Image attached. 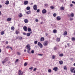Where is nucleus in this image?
<instances>
[{"label": "nucleus", "mask_w": 75, "mask_h": 75, "mask_svg": "<svg viewBox=\"0 0 75 75\" xmlns=\"http://www.w3.org/2000/svg\"><path fill=\"white\" fill-rule=\"evenodd\" d=\"M49 42L48 41H46L43 42V45L44 46H47L48 45Z\"/></svg>", "instance_id": "nucleus-1"}, {"label": "nucleus", "mask_w": 75, "mask_h": 75, "mask_svg": "<svg viewBox=\"0 0 75 75\" xmlns=\"http://www.w3.org/2000/svg\"><path fill=\"white\" fill-rule=\"evenodd\" d=\"M38 46H39L41 48H42V47H43L42 45L40 42H38Z\"/></svg>", "instance_id": "nucleus-2"}, {"label": "nucleus", "mask_w": 75, "mask_h": 75, "mask_svg": "<svg viewBox=\"0 0 75 75\" xmlns=\"http://www.w3.org/2000/svg\"><path fill=\"white\" fill-rule=\"evenodd\" d=\"M26 49L28 50H29V51H30L31 50V48H30V45L28 44L26 45Z\"/></svg>", "instance_id": "nucleus-3"}, {"label": "nucleus", "mask_w": 75, "mask_h": 75, "mask_svg": "<svg viewBox=\"0 0 75 75\" xmlns=\"http://www.w3.org/2000/svg\"><path fill=\"white\" fill-rule=\"evenodd\" d=\"M22 71L21 70H20L18 72V74L19 75H23L24 74V72H22Z\"/></svg>", "instance_id": "nucleus-4"}, {"label": "nucleus", "mask_w": 75, "mask_h": 75, "mask_svg": "<svg viewBox=\"0 0 75 75\" xmlns=\"http://www.w3.org/2000/svg\"><path fill=\"white\" fill-rule=\"evenodd\" d=\"M33 9L34 10H37V6L36 4L33 6Z\"/></svg>", "instance_id": "nucleus-5"}, {"label": "nucleus", "mask_w": 75, "mask_h": 75, "mask_svg": "<svg viewBox=\"0 0 75 75\" xmlns=\"http://www.w3.org/2000/svg\"><path fill=\"white\" fill-rule=\"evenodd\" d=\"M8 59H7V58L6 57L5 59L3 61H2V64H5L6 63V62L7 61Z\"/></svg>", "instance_id": "nucleus-6"}, {"label": "nucleus", "mask_w": 75, "mask_h": 75, "mask_svg": "<svg viewBox=\"0 0 75 75\" xmlns=\"http://www.w3.org/2000/svg\"><path fill=\"white\" fill-rule=\"evenodd\" d=\"M42 13L43 14H45L47 13V10L45 9H43L42 11Z\"/></svg>", "instance_id": "nucleus-7"}, {"label": "nucleus", "mask_w": 75, "mask_h": 75, "mask_svg": "<svg viewBox=\"0 0 75 75\" xmlns=\"http://www.w3.org/2000/svg\"><path fill=\"white\" fill-rule=\"evenodd\" d=\"M53 70H54V71L55 72H57V70H58V68L57 67H55L53 68Z\"/></svg>", "instance_id": "nucleus-8"}, {"label": "nucleus", "mask_w": 75, "mask_h": 75, "mask_svg": "<svg viewBox=\"0 0 75 75\" xmlns=\"http://www.w3.org/2000/svg\"><path fill=\"white\" fill-rule=\"evenodd\" d=\"M23 28L25 31H27V27L24 26L23 27Z\"/></svg>", "instance_id": "nucleus-9"}, {"label": "nucleus", "mask_w": 75, "mask_h": 75, "mask_svg": "<svg viewBox=\"0 0 75 75\" xmlns=\"http://www.w3.org/2000/svg\"><path fill=\"white\" fill-rule=\"evenodd\" d=\"M69 16H70L71 17H74V13H72L70 15H69Z\"/></svg>", "instance_id": "nucleus-10"}, {"label": "nucleus", "mask_w": 75, "mask_h": 75, "mask_svg": "<svg viewBox=\"0 0 75 75\" xmlns=\"http://www.w3.org/2000/svg\"><path fill=\"white\" fill-rule=\"evenodd\" d=\"M24 22H25V23H28V20L27 19H25Z\"/></svg>", "instance_id": "nucleus-11"}, {"label": "nucleus", "mask_w": 75, "mask_h": 75, "mask_svg": "<svg viewBox=\"0 0 75 75\" xmlns=\"http://www.w3.org/2000/svg\"><path fill=\"white\" fill-rule=\"evenodd\" d=\"M40 41H44V38L42 37L40 39Z\"/></svg>", "instance_id": "nucleus-12"}, {"label": "nucleus", "mask_w": 75, "mask_h": 75, "mask_svg": "<svg viewBox=\"0 0 75 75\" xmlns=\"http://www.w3.org/2000/svg\"><path fill=\"white\" fill-rule=\"evenodd\" d=\"M5 4H6V5H8V4H9V1L8 0L6 1Z\"/></svg>", "instance_id": "nucleus-13"}, {"label": "nucleus", "mask_w": 75, "mask_h": 75, "mask_svg": "<svg viewBox=\"0 0 75 75\" xmlns=\"http://www.w3.org/2000/svg\"><path fill=\"white\" fill-rule=\"evenodd\" d=\"M18 17L20 18L22 17H23V14H22L21 13H19L18 15Z\"/></svg>", "instance_id": "nucleus-14"}, {"label": "nucleus", "mask_w": 75, "mask_h": 75, "mask_svg": "<svg viewBox=\"0 0 75 75\" xmlns=\"http://www.w3.org/2000/svg\"><path fill=\"white\" fill-rule=\"evenodd\" d=\"M61 41V39L59 38H57V39L56 41H57V42H59Z\"/></svg>", "instance_id": "nucleus-15"}, {"label": "nucleus", "mask_w": 75, "mask_h": 75, "mask_svg": "<svg viewBox=\"0 0 75 75\" xmlns=\"http://www.w3.org/2000/svg\"><path fill=\"white\" fill-rule=\"evenodd\" d=\"M75 68H74L72 69H70L71 72H73V71H74L75 70Z\"/></svg>", "instance_id": "nucleus-16"}, {"label": "nucleus", "mask_w": 75, "mask_h": 75, "mask_svg": "<svg viewBox=\"0 0 75 75\" xmlns=\"http://www.w3.org/2000/svg\"><path fill=\"white\" fill-rule=\"evenodd\" d=\"M11 20V18H9L7 19V21H10Z\"/></svg>", "instance_id": "nucleus-17"}, {"label": "nucleus", "mask_w": 75, "mask_h": 75, "mask_svg": "<svg viewBox=\"0 0 75 75\" xmlns=\"http://www.w3.org/2000/svg\"><path fill=\"white\" fill-rule=\"evenodd\" d=\"M57 20H61V17L60 16H58L57 17Z\"/></svg>", "instance_id": "nucleus-18"}, {"label": "nucleus", "mask_w": 75, "mask_h": 75, "mask_svg": "<svg viewBox=\"0 0 75 75\" xmlns=\"http://www.w3.org/2000/svg\"><path fill=\"white\" fill-rule=\"evenodd\" d=\"M28 3V1H25L24 2V4H25V5H27V4Z\"/></svg>", "instance_id": "nucleus-19"}, {"label": "nucleus", "mask_w": 75, "mask_h": 75, "mask_svg": "<svg viewBox=\"0 0 75 75\" xmlns=\"http://www.w3.org/2000/svg\"><path fill=\"white\" fill-rule=\"evenodd\" d=\"M28 30L29 32H30V31H31V29L30 28L28 27Z\"/></svg>", "instance_id": "nucleus-20"}, {"label": "nucleus", "mask_w": 75, "mask_h": 75, "mask_svg": "<svg viewBox=\"0 0 75 75\" xmlns=\"http://www.w3.org/2000/svg\"><path fill=\"white\" fill-rule=\"evenodd\" d=\"M60 10H64V7L63 6H61L60 7Z\"/></svg>", "instance_id": "nucleus-21"}, {"label": "nucleus", "mask_w": 75, "mask_h": 75, "mask_svg": "<svg viewBox=\"0 0 75 75\" xmlns=\"http://www.w3.org/2000/svg\"><path fill=\"white\" fill-rule=\"evenodd\" d=\"M53 32L54 33H57V30L54 29L53 30Z\"/></svg>", "instance_id": "nucleus-22"}, {"label": "nucleus", "mask_w": 75, "mask_h": 75, "mask_svg": "<svg viewBox=\"0 0 75 75\" xmlns=\"http://www.w3.org/2000/svg\"><path fill=\"white\" fill-rule=\"evenodd\" d=\"M59 64H60V65H62L63 64V62L62 61H59Z\"/></svg>", "instance_id": "nucleus-23"}, {"label": "nucleus", "mask_w": 75, "mask_h": 75, "mask_svg": "<svg viewBox=\"0 0 75 75\" xmlns=\"http://www.w3.org/2000/svg\"><path fill=\"white\" fill-rule=\"evenodd\" d=\"M67 35V32L66 31H65L64 33V35Z\"/></svg>", "instance_id": "nucleus-24"}, {"label": "nucleus", "mask_w": 75, "mask_h": 75, "mask_svg": "<svg viewBox=\"0 0 75 75\" xmlns=\"http://www.w3.org/2000/svg\"><path fill=\"white\" fill-rule=\"evenodd\" d=\"M26 9L27 10H30V7L29 6H28L26 8Z\"/></svg>", "instance_id": "nucleus-25"}, {"label": "nucleus", "mask_w": 75, "mask_h": 75, "mask_svg": "<svg viewBox=\"0 0 75 75\" xmlns=\"http://www.w3.org/2000/svg\"><path fill=\"white\" fill-rule=\"evenodd\" d=\"M26 35L28 37H30V33H27V34H26Z\"/></svg>", "instance_id": "nucleus-26"}, {"label": "nucleus", "mask_w": 75, "mask_h": 75, "mask_svg": "<svg viewBox=\"0 0 75 75\" xmlns=\"http://www.w3.org/2000/svg\"><path fill=\"white\" fill-rule=\"evenodd\" d=\"M37 42H38V41H35L34 42V44H37Z\"/></svg>", "instance_id": "nucleus-27"}, {"label": "nucleus", "mask_w": 75, "mask_h": 75, "mask_svg": "<svg viewBox=\"0 0 75 75\" xmlns=\"http://www.w3.org/2000/svg\"><path fill=\"white\" fill-rule=\"evenodd\" d=\"M53 17H56L57 16V14L54 13L53 14Z\"/></svg>", "instance_id": "nucleus-28"}, {"label": "nucleus", "mask_w": 75, "mask_h": 75, "mask_svg": "<svg viewBox=\"0 0 75 75\" xmlns=\"http://www.w3.org/2000/svg\"><path fill=\"white\" fill-rule=\"evenodd\" d=\"M11 30H14V26H12L11 28Z\"/></svg>", "instance_id": "nucleus-29"}, {"label": "nucleus", "mask_w": 75, "mask_h": 75, "mask_svg": "<svg viewBox=\"0 0 75 75\" xmlns=\"http://www.w3.org/2000/svg\"><path fill=\"white\" fill-rule=\"evenodd\" d=\"M59 56L60 57H63V56H64V54H60L59 55Z\"/></svg>", "instance_id": "nucleus-30"}, {"label": "nucleus", "mask_w": 75, "mask_h": 75, "mask_svg": "<svg viewBox=\"0 0 75 75\" xmlns=\"http://www.w3.org/2000/svg\"><path fill=\"white\" fill-rule=\"evenodd\" d=\"M16 33L17 35H18V33H19V32L16 31Z\"/></svg>", "instance_id": "nucleus-31"}, {"label": "nucleus", "mask_w": 75, "mask_h": 75, "mask_svg": "<svg viewBox=\"0 0 75 75\" xmlns=\"http://www.w3.org/2000/svg\"><path fill=\"white\" fill-rule=\"evenodd\" d=\"M4 33V31L1 32V35H3Z\"/></svg>", "instance_id": "nucleus-32"}, {"label": "nucleus", "mask_w": 75, "mask_h": 75, "mask_svg": "<svg viewBox=\"0 0 75 75\" xmlns=\"http://www.w3.org/2000/svg\"><path fill=\"white\" fill-rule=\"evenodd\" d=\"M50 8H51V9H54V7L52 6H50Z\"/></svg>", "instance_id": "nucleus-33"}, {"label": "nucleus", "mask_w": 75, "mask_h": 75, "mask_svg": "<svg viewBox=\"0 0 75 75\" xmlns=\"http://www.w3.org/2000/svg\"><path fill=\"white\" fill-rule=\"evenodd\" d=\"M33 69V67H30V68H29V69H31V70H32Z\"/></svg>", "instance_id": "nucleus-34"}, {"label": "nucleus", "mask_w": 75, "mask_h": 75, "mask_svg": "<svg viewBox=\"0 0 75 75\" xmlns=\"http://www.w3.org/2000/svg\"><path fill=\"white\" fill-rule=\"evenodd\" d=\"M55 57L54 55L52 56V59H55Z\"/></svg>", "instance_id": "nucleus-35"}, {"label": "nucleus", "mask_w": 75, "mask_h": 75, "mask_svg": "<svg viewBox=\"0 0 75 75\" xmlns=\"http://www.w3.org/2000/svg\"><path fill=\"white\" fill-rule=\"evenodd\" d=\"M17 54L18 55H21V53H20L19 52H17Z\"/></svg>", "instance_id": "nucleus-36"}, {"label": "nucleus", "mask_w": 75, "mask_h": 75, "mask_svg": "<svg viewBox=\"0 0 75 75\" xmlns=\"http://www.w3.org/2000/svg\"><path fill=\"white\" fill-rule=\"evenodd\" d=\"M27 64L26 62L24 64V66L25 67V66H27Z\"/></svg>", "instance_id": "nucleus-37"}, {"label": "nucleus", "mask_w": 75, "mask_h": 75, "mask_svg": "<svg viewBox=\"0 0 75 75\" xmlns=\"http://www.w3.org/2000/svg\"><path fill=\"white\" fill-rule=\"evenodd\" d=\"M29 50H28V53H29V54H31V52H30V51H29Z\"/></svg>", "instance_id": "nucleus-38"}, {"label": "nucleus", "mask_w": 75, "mask_h": 75, "mask_svg": "<svg viewBox=\"0 0 75 75\" xmlns=\"http://www.w3.org/2000/svg\"><path fill=\"white\" fill-rule=\"evenodd\" d=\"M31 53H32V54H34V51L33 50L31 51Z\"/></svg>", "instance_id": "nucleus-39"}, {"label": "nucleus", "mask_w": 75, "mask_h": 75, "mask_svg": "<svg viewBox=\"0 0 75 75\" xmlns=\"http://www.w3.org/2000/svg\"><path fill=\"white\" fill-rule=\"evenodd\" d=\"M40 9H38L37 11V13H39V12H40Z\"/></svg>", "instance_id": "nucleus-40"}, {"label": "nucleus", "mask_w": 75, "mask_h": 75, "mask_svg": "<svg viewBox=\"0 0 75 75\" xmlns=\"http://www.w3.org/2000/svg\"><path fill=\"white\" fill-rule=\"evenodd\" d=\"M19 40H22V38H23L21 37H19Z\"/></svg>", "instance_id": "nucleus-41"}, {"label": "nucleus", "mask_w": 75, "mask_h": 75, "mask_svg": "<svg viewBox=\"0 0 75 75\" xmlns=\"http://www.w3.org/2000/svg\"><path fill=\"white\" fill-rule=\"evenodd\" d=\"M75 38H72V41H75Z\"/></svg>", "instance_id": "nucleus-42"}, {"label": "nucleus", "mask_w": 75, "mask_h": 75, "mask_svg": "<svg viewBox=\"0 0 75 75\" xmlns=\"http://www.w3.org/2000/svg\"><path fill=\"white\" fill-rule=\"evenodd\" d=\"M48 71L49 72H51V70L50 69H49L48 70Z\"/></svg>", "instance_id": "nucleus-43"}, {"label": "nucleus", "mask_w": 75, "mask_h": 75, "mask_svg": "<svg viewBox=\"0 0 75 75\" xmlns=\"http://www.w3.org/2000/svg\"><path fill=\"white\" fill-rule=\"evenodd\" d=\"M38 55H39L40 56H42L43 54H39Z\"/></svg>", "instance_id": "nucleus-44"}, {"label": "nucleus", "mask_w": 75, "mask_h": 75, "mask_svg": "<svg viewBox=\"0 0 75 75\" xmlns=\"http://www.w3.org/2000/svg\"><path fill=\"white\" fill-rule=\"evenodd\" d=\"M26 14H30V12L29 13L28 12H26Z\"/></svg>", "instance_id": "nucleus-45"}, {"label": "nucleus", "mask_w": 75, "mask_h": 75, "mask_svg": "<svg viewBox=\"0 0 75 75\" xmlns=\"http://www.w3.org/2000/svg\"><path fill=\"white\" fill-rule=\"evenodd\" d=\"M36 70H37V68H35L33 69V71H36Z\"/></svg>", "instance_id": "nucleus-46"}, {"label": "nucleus", "mask_w": 75, "mask_h": 75, "mask_svg": "<svg viewBox=\"0 0 75 75\" xmlns=\"http://www.w3.org/2000/svg\"><path fill=\"white\" fill-rule=\"evenodd\" d=\"M73 20V19L72 18H71L70 19V21H72Z\"/></svg>", "instance_id": "nucleus-47"}, {"label": "nucleus", "mask_w": 75, "mask_h": 75, "mask_svg": "<svg viewBox=\"0 0 75 75\" xmlns=\"http://www.w3.org/2000/svg\"><path fill=\"white\" fill-rule=\"evenodd\" d=\"M36 22H38V20L36 19L35 20Z\"/></svg>", "instance_id": "nucleus-48"}, {"label": "nucleus", "mask_w": 75, "mask_h": 75, "mask_svg": "<svg viewBox=\"0 0 75 75\" xmlns=\"http://www.w3.org/2000/svg\"><path fill=\"white\" fill-rule=\"evenodd\" d=\"M70 60H71V61H73L74 60V59L72 58H71L70 59Z\"/></svg>", "instance_id": "nucleus-49"}, {"label": "nucleus", "mask_w": 75, "mask_h": 75, "mask_svg": "<svg viewBox=\"0 0 75 75\" xmlns=\"http://www.w3.org/2000/svg\"><path fill=\"white\" fill-rule=\"evenodd\" d=\"M45 6H46L47 7H48V4H46L45 5Z\"/></svg>", "instance_id": "nucleus-50"}, {"label": "nucleus", "mask_w": 75, "mask_h": 75, "mask_svg": "<svg viewBox=\"0 0 75 75\" xmlns=\"http://www.w3.org/2000/svg\"><path fill=\"white\" fill-rule=\"evenodd\" d=\"M64 69H67V67H64Z\"/></svg>", "instance_id": "nucleus-51"}, {"label": "nucleus", "mask_w": 75, "mask_h": 75, "mask_svg": "<svg viewBox=\"0 0 75 75\" xmlns=\"http://www.w3.org/2000/svg\"><path fill=\"white\" fill-rule=\"evenodd\" d=\"M54 50H57V47H54Z\"/></svg>", "instance_id": "nucleus-52"}, {"label": "nucleus", "mask_w": 75, "mask_h": 75, "mask_svg": "<svg viewBox=\"0 0 75 75\" xmlns=\"http://www.w3.org/2000/svg\"><path fill=\"white\" fill-rule=\"evenodd\" d=\"M18 59H17L16 60V62H18Z\"/></svg>", "instance_id": "nucleus-53"}, {"label": "nucleus", "mask_w": 75, "mask_h": 75, "mask_svg": "<svg viewBox=\"0 0 75 75\" xmlns=\"http://www.w3.org/2000/svg\"><path fill=\"white\" fill-rule=\"evenodd\" d=\"M70 6L71 7H73V4H71L70 5Z\"/></svg>", "instance_id": "nucleus-54"}, {"label": "nucleus", "mask_w": 75, "mask_h": 75, "mask_svg": "<svg viewBox=\"0 0 75 75\" xmlns=\"http://www.w3.org/2000/svg\"><path fill=\"white\" fill-rule=\"evenodd\" d=\"M10 46H7L6 47V48H10Z\"/></svg>", "instance_id": "nucleus-55"}, {"label": "nucleus", "mask_w": 75, "mask_h": 75, "mask_svg": "<svg viewBox=\"0 0 75 75\" xmlns=\"http://www.w3.org/2000/svg\"><path fill=\"white\" fill-rule=\"evenodd\" d=\"M23 35H26V33H23Z\"/></svg>", "instance_id": "nucleus-56"}, {"label": "nucleus", "mask_w": 75, "mask_h": 75, "mask_svg": "<svg viewBox=\"0 0 75 75\" xmlns=\"http://www.w3.org/2000/svg\"><path fill=\"white\" fill-rule=\"evenodd\" d=\"M12 51V50H13V49H12V47H10L9 48Z\"/></svg>", "instance_id": "nucleus-57"}, {"label": "nucleus", "mask_w": 75, "mask_h": 75, "mask_svg": "<svg viewBox=\"0 0 75 75\" xmlns=\"http://www.w3.org/2000/svg\"><path fill=\"white\" fill-rule=\"evenodd\" d=\"M24 51L25 52H27V50H26V49H25L24 50Z\"/></svg>", "instance_id": "nucleus-58"}, {"label": "nucleus", "mask_w": 75, "mask_h": 75, "mask_svg": "<svg viewBox=\"0 0 75 75\" xmlns=\"http://www.w3.org/2000/svg\"><path fill=\"white\" fill-rule=\"evenodd\" d=\"M6 44H8V42H7V41H6Z\"/></svg>", "instance_id": "nucleus-59"}, {"label": "nucleus", "mask_w": 75, "mask_h": 75, "mask_svg": "<svg viewBox=\"0 0 75 75\" xmlns=\"http://www.w3.org/2000/svg\"><path fill=\"white\" fill-rule=\"evenodd\" d=\"M2 7V6L1 5H0V8H1Z\"/></svg>", "instance_id": "nucleus-60"}, {"label": "nucleus", "mask_w": 75, "mask_h": 75, "mask_svg": "<svg viewBox=\"0 0 75 75\" xmlns=\"http://www.w3.org/2000/svg\"><path fill=\"white\" fill-rule=\"evenodd\" d=\"M43 23V22H40V24H42Z\"/></svg>", "instance_id": "nucleus-61"}, {"label": "nucleus", "mask_w": 75, "mask_h": 75, "mask_svg": "<svg viewBox=\"0 0 75 75\" xmlns=\"http://www.w3.org/2000/svg\"><path fill=\"white\" fill-rule=\"evenodd\" d=\"M67 45H68V46H69V43H67Z\"/></svg>", "instance_id": "nucleus-62"}, {"label": "nucleus", "mask_w": 75, "mask_h": 75, "mask_svg": "<svg viewBox=\"0 0 75 75\" xmlns=\"http://www.w3.org/2000/svg\"><path fill=\"white\" fill-rule=\"evenodd\" d=\"M74 74H75V70H74Z\"/></svg>", "instance_id": "nucleus-63"}, {"label": "nucleus", "mask_w": 75, "mask_h": 75, "mask_svg": "<svg viewBox=\"0 0 75 75\" xmlns=\"http://www.w3.org/2000/svg\"><path fill=\"white\" fill-rule=\"evenodd\" d=\"M30 33V34H32V32H31L30 33Z\"/></svg>", "instance_id": "nucleus-64"}]
</instances>
